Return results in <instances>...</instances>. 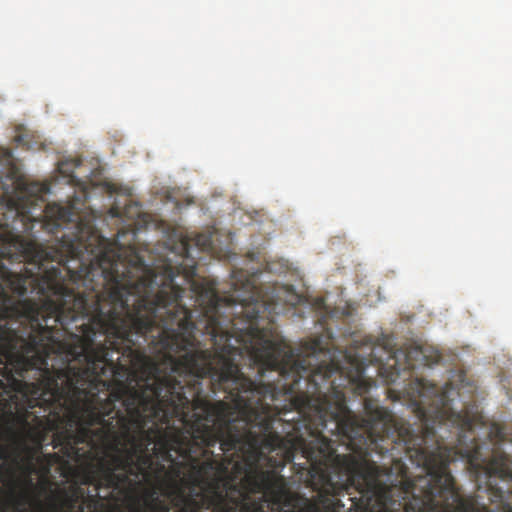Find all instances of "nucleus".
Segmentation results:
<instances>
[{"label": "nucleus", "instance_id": "obj_1", "mask_svg": "<svg viewBox=\"0 0 512 512\" xmlns=\"http://www.w3.org/2000/svg\"><path fill=\"white\" fill-rule=\"evenodd\" d=\"M255 330L241 337L243 347L221 346L217 353L165 358L149 375L86 389L75 424L51 441L67 459L86 467L83 484L125 492L140 484L159 502L158 491L175 496L189 512L224 511L228 491L240 489L228 478L233 457L247 466L243 500L262 493L281 507L291 494L283 476L258 467H283L301 453L313 468L329 438L336 404L344 388L360 396L374 382L358 368H344L321 336L293 349L282 337Z\"/></svg>", "mask_w": 512, "mask_h": 512}, {"label": "nucleus", "instance_id": "obj_2", "mask_svg": "<svg viewBox=\"0 0 512 512\" xmlns=\"http://www.w3.org/2000/svg\"><path fill=\"white\" fill-rule=\"evenodd\" d=\"M0 203V261L26 263L23 278L38 317L59 337L62 356L86 388L149 375L165 358L243 347L245 332L280 337L274 310L247 280L248 296L220 297L193 279L196 267L147 263L134 245L111 241L73 206L45 204L48 187L15 181Z\"/></svg>", "mask_w": 512, "mask_h": 512}, {"label": "nucleus", "instance_id": "obj_3", "mask_svg": "<svg viewBox=\"0 0 512 512\" xmlns=\"http://www.w3.org/2000/svg\"><path fill=\"white\" fill-rule=\"evenodd\" d=\"M403 394L421 422L417 432L368 398L363 403L365 416L353 412L347 403L334 406L329 433L341 438L357 456L337 454L334 441L329 439L323 445L320 461L309 470L314 490L321 496L356 490L359 497L350 498L353 512H405L416 498L426 499V493L420 490L427 489L420 485L423 474L411 478L404 459L415 466L416 463L406 454L403 444L412 446L416 437H424L425 447L432 450L434 443H440L437 427L442 425L456 428L460 456L471 469L484 472L489 479L512 482V459L501 448L507 437L504 427L496 423L490 426V450L487 443H479L474 428L483 423L482 415L453 408V397L458 392L452 384H408Z\"/></svg>", "mask_w": 512, "mask_h": 512}, {"label": "nucleus", "instance_id": "obj_4", "mask_svg": "<svg viewBox=\"0 0 512 512\" xmlns=\"http://www.w3.org/2000/svg\"><path fill=\"white\" fill-rule=\"evenodd\" d=\"M23 278L0 261V405L7 385L14 382L25 408L9 415L23 430L7 426L9 435L28 451L27 469L34 471L49 433L55 435L77 419L76 408L86 385L74 366L62 356L59 337L38 317Z\"/></svg>", "mask_w": 512, "mask_h": 512}, {"label": "nucleus", "instance_id": "obj_5", "mask_svg": "<svg viewBox=\"0 0 512 512\" xmlns=\"http://www.w3.org/2000/svg\"><path fill=\"white\" fill-rule=\"evenodd\" d=\"M424 440V437H416L412 446L403 444L406 454L422 469L421 487L428 488L420 490L426 493V499L416 498V502L408 505L405 512H494L486 505H480L473 496L461 495L449 470L453 454L460 455L459 451H454L453 447H448L441 441L434 443L432 450H429L425 447ZM459 448L458 444L457 450ZM489 486L492 496L502 507L501 512H512V507L506 503V491L491 484Z\"/></svg>", "mask_w": 512, "mask_h": 512}, {"label": "nucleus", "instance_id": "obj_6", "mask_svg": "<svg viewBox=\"0 0 512 512\" xmlns=\"http://www.w3.org/2000/svg\"><path fill=\"white\" fill-rule=\"evenodd\" d=\"M400 354L404 357V364L403 367L396 368L397 376L401 369L413 371L419 366H430L437 363L440 359L438 353L428 355L427 350L422 346L411 347L406 352H401Z\"/></svg>", "mask_w": 512, "mask_h": 512}, {"label": "nucleus", "instance_id": "obj_7", "mask_svg": "<svg viewBox=\"0 0 512 512\" xmlns=\"http://www.w3.org/2000/svg\"><path fill=\"white\" fill-rule=\"evenodd\" d=\"M110 214L113 217L133 220L141 215V207L137 202L132 200H129V203H125L123 208L120 207L118 203H115V205L110 208Z\"/></svg>", "mask_w": 512, "mask_h": 512}, {"label": "nucleus", "instance_id": "obj_8", "mask_svg": "<svg viewBox=\"0 0 512 512\" xmlns=\"http://www.w3.org/2000/svg\"><path fill=\"white\" fill-rule=\"evenodd\" d=\"M242 512H262V505L260 503H248L244 502L241 506ZM297 512H315L314 506H309L305 509H300Z\"/></svg>", "mask_w": 512, "mask_h": 512}, {"label": "nucleus", "instance_id": "obj_9", "mask_svg": "<svg viewBox=\"0 0 512 512\" xmlns=\"http://www.w3.org/2000/svg\"><path fill=\"white\" fill-rule=\"evenodd\" d=\"M201 238L202 237L198 238L197 244L201 245L203 247V249H206V248L210 247V245H211L210 238L209 237H203V240Z\"/></svg>", "mask_w": 512, "mask_h": 512}, {"label": "nucleus", "instance_id": "obj_10", "mask_svg": "<svg viewBox=\"0 0 512 512\" xmlns=\"http://www.w3.org/2000/svg\"><path fill=\"white\" fill-rule=\"evenodd\" d=\"M26 499H27V495L21 494L17 497V502H18V504L23 505L26 502Z\"/></svg>", "mask_w": 512, "mask_h": 512}, {"label": "nucleus", "instance_id": "obj_11", "mask_svg": "<svg viewBox=\"0 0 512 512\" xmlns=\"http://www.w3.org/2000/svg\"><path fill=\"white\" fill-rule=\"evenodd\" d=\"M292 298L293 299L289 300V304L295 305L296 303L299 302V296L297 294L293 293Z\"/></svg>", "mask_w": 512, "mask_h": 512}, {"label": "nucleus", "instance_id": "obj_12", "mask_svg": "<svg viewBox=\"0 0 512 512\" xmlns=\"http://www.w3.org/2000/svg\"><path fill=\"white\" fill-rule=\"evenodd\" d=\"M108 190H109V192H111V193H118V188H117V186H116V185H114V184L109 185V186H108Z\"/></svg>", "mask_w": 512, "mask_h": 512}, {"label": "nucleus", "instance_id": "obj_13", "mask_svg": "<svg viewBox=\"0 0 512 512\" xmlns=\"http://www.w3.org/2000/svg\"><path fill=\"white\" fill-rule=\"evenodd\" d=\"M160 509L162 512H170V509L167 505L160 503Z\"/></svg>", "mask_w": 512, "mask_h": 512}, {"label": "nucleus", "instance_id": "obj_14", "mask_svg": "<svg viewBox=\"0 0 512 512\" xmlns=\"http://www.w3.org/2000/svg\"><path fill=\"white\" fill-rule=\"evenodd\" d=\"M44 457H47V458H57V454H48V455H44Z\"/></svg>", "mask_w": 512, "mask_h": 512}, {"label": "nucleus", "instance_id": "obj_15", "mask_svg": "<svg viewBox=\"0 0 512 512\" xmlns=\"http://www.w3.org/2000/svg\"><path fill=\"white\" fill-rule=\"evenodd\" d=\"M10 156H11V153L8 151L7 152V160H9Z\"/></svg>", "mask_w": 512, "mask_h": 512}, {"label": "nucleus", "instance_id": "obj_16", "mask_svg": "<svg viewBox=\"0 0 512 512\" xmlns=\"http://www.w3.org/2000/svg\"><path fill=\"white\" fill-rule=\"evenodd\" d=\"M394 357H395V358H396V360H397L399 356H398V354H397V353H395Z\"/></svg>", "mask_w": 512, "mask_h": 512}, {"label": "nucleus", "instance_id": "obj_17", "mask_svg": "<svg viewBox=\"0 0 512 512\" xmlns=\"http://www.w3.org/2000/svg\"><path fill=\"white\" fill-rule=\"evenodd\" d=\"M28 483H29L30 485H32V484H33L31 479H29V480H28Z\"/></svg>", "mask_w": 512, "mask_h": 512}]
</instances>
